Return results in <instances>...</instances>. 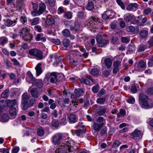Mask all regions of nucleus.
I'll use <instances>...</instances> for the list:
<instances>
[{
    "label": "nucleus",
    "instance_id": "obj_7",
    "mask_svg": "<svg viewBox=\"0 0 153 153\" xmlns=\"http://www.w3.org/2000/svg\"><path fill=\"white\" fill-rule=\"evenodd\" d=\"M46 6L43 3H41L39 4V10L36 12H31V14L33 16H38L42 14L46 9Z\"/></svg>",
    "mask_w": 153,
    "mask_h": 153
},
{
    "label": "nucleus",
    "instance_id": "obj_43",
    "mask_svg": "<svg viewBox=\"0 0 153 153\" xmlns=\"http://www.w3.org/2000/svg\"><path fill=\"white\" fill-rule=\"evenodd\" d=\"M9 90H6L2 93L1 94V96L3 98H6L8 95Z\"/></svg>",
    "mask_w": 153,
    "mask_h": 153
},
{
    "label": "nucleus",
    "instance_id": "obj_15",
    "mask_svg": "<svg viewBox=\"0 0 153 153\" xmlns=\"http://www.w3.org/2000/svg\"><path fill=\"white\" fill-rule=\"evenodd\" d=\"M103 60H104L105 64L107 68H110L112 64V61L111 59L109 58H105V57H103L102 59V61Z\"/></svg>",
    "mask_w": 153,
    "mask_h": 153
},
{
    "label": "nucleus",
    "instance_id": "obj_13",
    "mask_svg": "<svg viewBox=\"0 0 153 153\" xmlns=\"http://www.w3.org/2000/svg\"><path fill=\"white\" fill-rule=\"evenodd\" d=\"M105 125L104 123H94L93 124L92 128L96 131H100V129Z\"/></svg>",
    "mask_w": 153,
    "mask_h": 153
},
{
    "label": "nucleus",
    "instance_id": "obj_11",
    "mask_svg": "<svg viewBox=\"0 0 153 153\" xmlns=\"http://www.w3.org/2000/svg\"><path fill=\"white\" fill-rule=\"evenodd\" d=\"M17 110L16 108L12 107L9 110V117L10 119H13L16 116Z\"/></svg>",
    "mask_w": 153,
    "mask_h": 153
},
{
    "label": "nucleus",
    "instance_id": "obj_26",
    "mask_svg": "<svg viewBox=\"0 0 153 153\" xmlns=\"http://www.w3.org/2000/svg\"><path fill=\"white\" fill-rule=\"evenodd\" d=\"M29 97L27 93L23 94L22 95V102H27L29 99Z\"/></svg>",
    "mask_w": 153,
    "mask_h": 153
},
{
    "label": "nucleus",
    "instance_id": "obj_24",
    "mask_svg": "<svg viewBox=\"0 0 153 153\" xmlns=\"http://www.w3.org/2000/svg\"><path fill=\"white\" fill-rule=\"evenodd\" d=\"M41 65L42 64L39 63L37 64L35 68L36 72V74L37 76H39L42 72Z\"/></svg>",
    "mask_w": 153,
    "mask_h": 153
},
{
    "label": "nucleus",
    "instance_id": "obj_28",
    "mask_svg": "<svg viewBox=\"0 0 153 153\" xmlns=\"http://www.w3.org/2000/svg\"><path fill=\"white\" fill-rule=\"evenodd\" d=\"M8 42V39L6 37H0V45H4L6 44Z\"/></svg>",
    "mask_w": 153,
    "mask_h": 153
},
{
    "label": "nucleus",
    "instance_id": "obj_64",
    "mask_svg": "<svg viewBox=\"0 0 153 153\" xmlns=\"http://www.w3.org/2000/svg\"><path fill=\"white\" fill-rule=\"evenodd\" d=\"M11 61L13 62V65H19V62L16 59L13 58L11 59Z\"/></svg>",
    "mask_w": 153,
    "mask_h": 153
},
{
    "label": "nucleus",
    "instance_id": "obj_21",
    "mask_svg": "<svg viewBox=\"0 0 153 153\" xmlns=\"http://www.w3.org/2000/svg\"><path fill=\"white\" fill-rule=\"evenodd\" d=\"M70 106L69 107L70 111H71L72 110H76L78 105L77 102L76 100H75V101L73 100L72 102V104L70 103Z\"/></svg>",
    "mask_w": 153,
    "mask_h": 153
},
{
    "label": "nucleus",
    "instance_id": "obj_29",
    "mask_svg": "<svg viewBox=\"0 0 153 153\" xmlns=\"http://www.w3.org/2000/svg\"><path fill=\"white\" fill-rule=\"evenodd\" d=\"M94 8V3L92 1H89L87 4L86 8L89 10H92Z\"/></svg>",
    "mask_w": 153,
    "mask_h": 153
},
{
    "label": "nucleus",
    "instance_id": "obj_39",
    "mask_svg": "<svg viewBox=\"0 0 153 153\" xmlns=\"http://www.w3.org/2000/svg\"><path fill=\"white\" fill-rule=\"evenodd\" d=\"M79 80L81 83H85L86 85H89L90 84V82L89 80L84 78L80 79Z\"/></svg>",
    "mask_w": 153,
    "mask_h": 153
},
{
    "label": "nucleus",
    "instance_id": "obj_31",
    "mask_svg": "<svg viewBox=\"0 0 153 153\" xmlns=\"http://www.w3.org/2000/svg\"><path fill=\"white\" fill-rule=\"evenodd\" d=\"M16 100H8L7 102L8 106L9 107H13L16 104Z\"/></svg>",
    "mask_w": 153,
    "mask_h": 153
},
{
    "label": "nucleus",
    "instance_id": "obj_59",
    "mask_svg": "<svg viewBox=\"0 0 153 153\" xmlns=\"http://www.w3.org/2000/svg\"><path fill=\"white\" fill-rule=\"evenodd\" d=\"M33 10L32 12H36L38 11V6L37 4L36 3H33Z\"/></svg>",
    "mask_w": 153,
    "mask_h": 153
},
{
    "label": "nucleus",
    "instance_id": "obj_61",
    "mask_svg": "<svg viewBox=\"0 0 153 153\" xmlns=\"http://www.w3.org/2000/svg\"><path fill=\"white\" fill-rule=\"evenodd\" d=\"M66 17L68 19H70L72 17V14L71 12L69 11L65 14Z\"/></svg>",
    "mask_w": 153,
    "mask_h": 153
},
{
    "label": "nucleus",
    "instance_id": "obj_44",
    "mask_svg": "<svg viewBox=\"0 0 153 153\" xmlns=\"http://www.w3.org/2000/svg\"><path fill=\"white\" fill-rule=\"evenodd\" d=\"M63 45L66 47H68L70 44L69 40L67 39H65L63 41Z\"/></svg>",
    "mask_w": 153,
    "mask_h": 153
},
{
    "label": "nucleus",
    "instance_id": "obj_8",
    "mask_svg": "<svg viewBox=\"0 0 153 153\" xmlns=\"http://www.w3.org/2000/svg\"><path fill=\"white\" fill-rule=\"evenodd\" d=\"M59 74H56L55 72H52L51 73H48L46 74V77L50 78V81L51 82L54 83H56L58 81L57 77L59 76Z\"/></svg>",
    "mask_w": 153,
    "mask_h": 153
},
{
    "label": "nucleus",
    "instance_id": "obj_22",
    "mask_svg": "<svg viewBox=\"0 0 153 153\" xmlns=\"http://www.w3.org/2000/svg\"><path fill=\"white\" fill-rule=\"evenodd\" d=\"M10 117L6 114L0 115V121L2 122H6L8 121Z\"/></svg>",
    "mask_w": 153,
    "mask_h": 153
},
{
    "label": "nucleus",
    "instance_id": "obj_62",
    "mask_svg": "<svg viewBox=\"0 0 153 153\" xmlns=\"http://www.w3.org/2000/svg\"><path fill=\"white\" fill-rule=\"evenodd\" d=\"M121 41L122 42L127 43L129 42V39L126 37H122L121 38Z\"/></svg>",
    "mask_w": 153,
    "mask_h": 153
},
{
    "label": "nucleus",
    "instance_id": "obj_47",
    "mask_svg": "<svg viewBox=\"0 0 153 153\" xmlns=\"http://www.w3.org/2000/svg\"><path fill=\"white\" fill-rule=\"evenodd\" d=\"M135 101V100L134 97L132 96H130L127 100V102L129 103L133 104Z\"/></svg>",
    "mask_w": 153,
    "mask_h": 153
},
{
    "label": "nucleus",
    "instance_id": "obj_52",
    "mask_svg": "<svg viewBox=\"0 0 153 153\" xmlns=\"http://www.w3.org/2000/svg\"><path fill=\"white\" fill-rule=\"evenodd\" d=\"M91 74L93 76H96L99 73L98 70L95 68L93 69L91 71Z\"/></svg>",
    "mask_w": 153,
    "mask_h": 153
},
{
    "label": "nucleus",
    "instance_id": "obj_40",
    "mask_svg": "<svg viewBox=\"0 0 153 153\" xmlns=\"http://www.w3.org/2000/svg\"><path fill=\"white\" fill-rule=\"evenodd\" d=\"M117 4L119 5L123 9H125V6L123 2L121 0H116Z\"/></svg>",
    "mask_w": 153,
    "mask_h": 153
},
{
    "label": "nucleus",
    "instance_id": "obj_16",
    "mask_svg": "<svg viewBox=\"0 0 153 153\" xmlns=\"http://www.w3.org/2000/svg\"><path fill=\"white\" fill-rule=\"evenodd\" d=\"M134 16L130 13L125 14L124 16V19L126 22H130L134 18Z\"/></svg>",
    "mask_w": 153,
    "mask_h": 153
},
{
    "label": "nucleus",
    "instance_id": "obj_63",
    "mask_svg": "<svg viewBox=\"0 0 153 153\" xmlns=\"http://www.w3.org/2000/svg\"><path fill=\"white\" fill-rule=\"evenodd\" d=\"M21 22L23 24H25L27 21L26 17L25 16H22L20 19Z\"/></svg>",
    "mask_w": 153,
    "mask_h": 153
},
{
    "label": "nucleus",
    "instance_id": "obj_37",
    "mask_svg": "<svg viewBox=\"0 0 153 153\" xmlns=\"http://www.w3.org/2000/svg\"><path fill=\"white\" fill-rule=\"evenodd\" d=\"M46 2L48 3L51 7H53L55 5L56 1L55 0H46Z\"/></svg>",
    "mask_w": 153,
    "mask_h": 153
},
{
    "label": "nucleus",
    "instance_id": "obj_35",
    "mask_svg": "<svg viewBox=\"0 0 153 153\" xmlns=\"http://www.w3.org/2000/svg\"><path fill=\"white\" fill-rule=\"evenodd\" d=\"M75 132L76 135L79 137H82V134L85 133L84 129H79L76 130Z\"/></svg>",
    "mask_w": 153,
    "mask_h": 153
},
{
    "label": "nucleus",
    "instance_id": "obj_19",
    "mask_svg": "<svg viewBox=\"0 0 153 153\" xmlns=\"http://www.w3.org/2000/svg\"><path fill=\"white\" fill-rule=\"evenodd\" d=\"M149 30L147 28L143 29L141 30L140 33V36L142 38H144L146 37L148 34Z\"/></svg>",
    "mask_w": 153,
    "mask_h": 153
},
{
    "label": "nucleus",
    "instance_id": "obj_49",
    "mask_svg": "<svg viewBox=\"0 0 153 153\" xmlns=\"http://www.w3.org/2000/svg\"><path fill=\"white\" fill-rule=\"evenodd\" d=\"M51 41L57 45H59L60 44V41L58 39H51Z\"/></svg>",
    "mask_w": 153,
    "mask_h": 153
},
{
    "label": "nucleus",
    "instance_id": "obj_55",
    "mask_svg": "<svg viewBox=\"0 0 153 153\" xmlns=\"http://www.w3.org/2000/svg\"><path fill=\"white\" fill-rule=\"evenodd\" d=\"M5 101L1 100L0 101V113L1 112L3 107L5 105Z\"/></svg>",
    "mask_w": 153,
    "mask_h": 153
},
{
    "label": "nucleus",
    "instance_id": "obj_2",
    "mask_svg": "<svg viewBox=\"0 0 153 153\" xmlns=\"http://www.w3.org/2000/svg\"><path fill=\"white\" fill-rule=\"evenodd\" d=\"M69 59L70 62L75 66L83 60V57L78 51L75 50L70 52Z\"/></svg>",
    "mask_w": 153,
    "mask_h": 153
},
{
    "label": "nucleus",
    "instance_id": "obj_34",
    "mask_svg": "<svg viewBox=\"0 0 153 153\" xmlns=\"http://www.w3.org/2000/svg\"><path fill=\"white\" fill-rule=\"evenodd\" d=\"M138 65L140 68L144 69L146 68V62L143 61H140L138 64Z\"/></svg>",
    "mask_w": 153,
    "mask_h": 153
},
{
    "label": "nucleus",
    "instance_id": "obj_60",
    "mask_svg": "<svg viewBox=\"0 0 153 153\" xmlns=\"http://www.w3.org/2000/svg\"><path fill=\"white\" fill-rule=\"evenodd\" d=\"M36 51H37V49H32L29 50V52L30 54L35 56Z\"/></svg>",
    "mask_w": 153,
    "mask_h": 153
},
{
    "label": "nucleus",
    "instance_id": "obj_3",
    "mask_svg": "<svg viewBox=\"0 0 153 153\" xmlns=\"http://www.w3.org/2000/svg\"><path fill=\"white\" fill-rule=\"evenodd\" d=\"M139 101L140 104L142 108L147 109L151 108L153 106L152 100L143 93L140 94Z\"/></svg>",
    "mask_w": 153,
    "mask_h": 153
},
{
    "label": "nucleus",
    "instance_id": "obj_33",
    "mask_svg": "<svg viewBox=\"0 0 153 153\" xmlns=\"http://www.w3.org/2000/svg\"><path fill=\"white\" fill-rule=\"evenodd\" d=\"M44 134L45 131L43 128L41 127L38 129L37 131V134L39 136H43Z\"/></svg>",
    "mask_w": 153,
    "mask_h": 153
},
{
    "label": "nucleus",
    "instance_id": "obj_36",
    "mask_svg": "<svg viewBox=\"0 0 153 153\" xmlns=\"http://www.w3.org/2000/svg\"><path fill=\"white\" fill-rule=\"evenodd\" d=\"M105 100V98H99L97 99V102L98 104L102 105L104 104Z\"/></svg>",
    "mask_w": 153,
    "mask_h": 153
},
{
    "label": "nucleus",
    "instance_id": "obj_58",
    "mask_svg": "<svg viewBox=\"0 0 153 153\" xmlns=\"http://www.w3.org/2000/svg\"><path fill=\"white\" fill-rule=\"evenodd\" d=\"M92 91L94 93H97L99 90V86L98 85H95L92 88Z\"/></svg>",
    "mask_w": 153,
    "mask_h": 153
},
{
    "label": "nucleus",
    "instance_id": "obj_50",
    "mask_svg": "<svg viewBox=\"0 0 153 153\" xmlns=\"http://www.w3.org/2000/svg\"><path fill=\"white\" fill-rule=\"evenodd\" d=\"M35 56H36L40 59L42 58V53L39 50H37Z\"/></svg>",
    "mask_w": 153,
    "mask_h": 153
},
{
    "label": "nucleus",
    "instance_id": "obj_41",
    "mask_svg": "<svg viewBox=\"0 0 153 153\" xmlns=\"http://www.w3.org/2000/svg\"><path fill=\"white\" fill-rule=\"evenodd\" d=\"M67 122L66 116H64L61 120L60 123L62 125H65L67 123Z\"/></svg>",
    "mask_w": 153,
    "mask_h": 153
},
{
    "label": "nucleus",
    "instance_id": "obj_25",
    "mask_svg": "<svg viewBox=\"0 0 153 153\" xmlns=\"http://www.w3.org/2000/svg\"><path fill=\"white\" fill-rule=\"evenodd\" d=\"M62 62L60 58H56L55 59V61L53 63V65L55 66H60L62 68H63V65H61Z\"/></svg>",
    "mask_w": 153,
    "mask_h": 153
},
{
    "label": "nucleus",
    "instance_id": "obj_20",
    "mask_svg": "<svg viewBox=\"0 0 153 153\" xmlns=\"http://www.w3.org/2000/svg\"><path fill=\"white\" fill-rule=\"evenodd\" d=\"M128 32H131L134 33H137L139 31V28L138 27H134L132 26H129L126 28Z\"/></svg>",
    "mask_w": 153,
    "mask_h": 153
},
{
    "label": "nucleus",
    "instance_id": "obj_27",
    "mask_svg": "<svg viewBox=\"0 0 153 153\" xmlns=\"http://www.w3.org/2000/svg\"><path fill=\"white\" fill-rule=\"evenodd\" d=\"M39 20V18L35 17L30 21L31 24L32 25H36L38 24Z\"/></svg>",
    "mask_w": 153,
    "mask_h": 153
},
{
    "label": "nucleus",
    "instance_id": "obj_9",
    "mask_svg": "<svg viewBox=\"0 0 153 153\" xmlns=\"http://www.w3.org/2000/svg\"><path fill=\"white\" fill-rule=\"evenodd\" d=\"M115 14V12L112 10H107L102 15V18L105 20L109 18H113Z\"/></svg>",
    "mask_w": 153,
    "mask_h": 153
},
{
    "label": "nucleus",
    "instance_id": "obj_48",
    "mask_svg": "<svg viewBox=\"0 0 153 153\" xmlns=\"http://www.w3.org/2000/svg\"><path fill=\"white\" fill-rule=\"evenodd\" d=\"M119 20L120 21L119 22V25L120 27L121 28H124L125 26V23L123 20L122 18H120Z\"/></svg>",
    "mask_w": 153,
    "mask_h": 153
},
{
    "label": "nucleus",
    "instance_id": "obj_56",
    "mask_svg": "<svg viewBox=\"0 0 153 153\" xmlns=\"http://www.w3.org/2000/svg\"><path fill=\"white\" fill-rule=\"evenodd\" d=\"M59 122L56 120H53L52 122V125L55 128H57L59 125Z\"/></svg>",
    "mask_w": 153,
    "mask_h": 153
},
{
    "label": "nucleus",
    "instance_id": "obj_10",
    "mask_svg": "<svg viewBox=\"0 0 153 153\" xmlns=\"http://www.w3.org/2000/svg\"><path fill=\"white\" fill-rule=\"evenodd\" d=\"M142 136L140 131L136 129L131 134V137L136 140H138L141 138Z\"/></svg>",
    "mask_w": 153,
    "mask_h": 153
},
{
    "label": "nucleus",
    "instance_id": "obj_1",
    "mask_svg": "<svg viewBox=\"0 0 153 153\" xmlns=\"http://www.w3.org/2000/svg\"><path fill=\"white\" fill-rule=\"evenodd\" d=\"M51 141L54 145H59L55 153L73 152L75 151L73 146L74 144L73 140L68 138L64 141L61 133H57L54 134L51 139Z\"/></svg>",
    "mask_w": 153,
    "mask_h": 153
},
{
    "label": "nucleus",
    "instance_id": "obj_18",
    "mask_svg": "<svg viewBox=\"0 0 153 153\" xmlns=\"http://www.w3.org/2000/svg\"><path fill=\"white\" fill-rule=\"evenodd\" d=\"M31 87H30L29 90H30V93L31 96L35 98H37L39 96V92L36 88H33L30 90Z\"/></svg>",
    "mask_w": 153,
    "mask_h": 153
},
{
    "label": "nucleus",
    "instance_id": "obj_57",
    "mask_svg": "<svg viewBox=\"0 0 153 153\" xmlns=\"http://www.w3.org/2000/svg\"><path fill=\"white\" fill-rule=\"evenodd\" d=\"M137 88L136 86L135 85H133L131 86V91L133 93H135L137 91Z\"/></svg>",
    "mask_w": 153,
    "mask_h": 153
},
{
    "label": "nucleus",
    "instance_id": "obj_32",
    "mask_svg": "<svg viewBox=\"0 0 153 153\" xmlns=\"http://www.w3.org/2000/svg\"><path fill=\"white\" fill-rule=\"evenodd\" d=\"M96 39L97 42L99 46H102L103 45L101 43V42H102V36L101 35H97L96 36Z\"/></svg>",
    "mask_w": 153,
    "mask_h": 153
},
{
    "label": "nucleus",
    "instance_id": "obj_23",
    "mask_svg": "<svg viewBox=\"0 0 153 153\" xmlns=\"http://www.w3.org/2000/svg\"><path fill=\"white\" fill-rule=\"evenodd\" d=\"M4 23L6 26L10 27L15 25L16 23V21H13L8 19L4 20Z\"/></svg>",
    "mask_w": 153,
    "mask_h": 153
},
{
    "label": "nucleus",
    "instance_id": "obj_5",
    "mask_svg": "<svg viewBox=\"0 0 153 153\" xmlns=\"http://www.w3.org/2000/svg\"><path fill=\"white\" fill-rule=\"evenodd\" d=\"M20 36L25 41L28 40L31 38L29 34V29L28 27H25L23 28L19 32Z\"/></svg>",
    "mask_w": 153,
    "mask_h": 153
},
{
    "label": "nucleus",
    "instance_id": "obj_4",
    "mask_svg": "<svg viewBox=\"0 0 153 153\" xmlns=\"http://www.w3.org/2000/svg\"><path fill=\"white\" fill-rule=\"evenodd\" d=\"M27 77L26 79L27 81L33 84H36L39 88H41L43 86L42 80L41 79L36 80L33 77L32 74L30 71L27 72Z\"/></svg>",
    "mask_w": 153,
    "mask_h": 153
},
{
    "label": "nucleus",
    "instance_id": "obj_42",
    "mask_svg": "<svg viewBox=\"0 0 153 153\" xmlns=\"http://www.w3.org/2000/svg\"><path fill=\"white\" fill-rule=\"evenodd\" d=\"M126 111L124 110H120L119 113L117 114V117H120L121 116H124L126 114Z\"/></svg>",
    "mask_w": 153,
    "mask_h": 153
},
{
    "label": "nucleus",
    "instance_id": "obj_46",
    "mask_svg": "<svg viewBox=\"0 0 153 153\" xmlns=\"http://www.w3.org/2000/svg\"><path fill=\"white\" fill-rule=\"evenodd\" d=\"M120 143V142L119 141L117 140H115L113 143L112 147L114 148H115L118 147Z\"/></svg>",
    "mask_w": 153,
    "mask_h": 153
},
{
    "label": "nucleus",
    "instance_id": "obj_45",
    "mask_svg": "<svg viewBox=\"0 0 153 153\" xmlns=\"http://www.w3.org/2000/svg\"><path fill=\"white\" fill-rule=\"evenodd\" d=\"M77 91L78 90H74L75 94H72L71 96L72 99H76L80 96V94H77Z\"/></svg>",
    "mask_w": 153,
    "mask_h": 153
},
{
    "label": "nucleus",
    "instance_id": "obj_30",
    "mask_svg": "<svg viewBox=\"0 0 153 153\" xmlns=\"http://www.w3.org/2000/svg\"><path fill=\"white\" fill-rule=\"evenodd\" d=\"M54 22V19L52 17L48 18L45 22L46 24L48 25H51L53 24Z\"/></svg>",
    "mask_w": 153,
    "mask_h": 153
},
{
    "label": "nucleus",
    "instance_id": "obj_12",
    "mask_svg": "<svg viewBox=\"0 0 153 153\" xmlns=\"http://www.w3.org/2000/svg\"><path fill=\"white\" fill-rule=\"evenodd\" d=\"M121 62L116 61L114 62L113 64L114 68H113V72L114 73L116 74L119 70V67L121 66Z\"/></svg>",
    "mask_w": 153,
    "mask_h": 153
},
{
    "label": "nucleus",
    "instance_id": "obj_17",
    "mask_svg": "<svg viewBox=\"0 0 153 153\" xmlns=\"http://www.w3.org/2000/svg\"><path fill=\"white\" fill-rule=\"evenodd\" d=\"M138 7V4L136 3H131L130 4L126 7V10L128 11H134Z\"/></svg>",
    "mask_w": 153,
    "mask_h": 153
},
{
    "label": "nucleus",
    "instance_id": "obj_38",
    "mask_svg": "<svg viewBox=\"0 0 153 153\" xmlns=\"http://www.w3.org/2000/svg\"><path fill=\"white\" fill-rule=\"evenodd\" d=\"M62 34L64 36L67 37L69 36L70 33L69 30L68 29H65L62 31Z\"/></svg>",
    "mask_w": 153,
    "mask_h": 153
},
{
    "label": "nucleus",
    "instance_id": "obj_51",
    "mask_svg": "<svg viewBox=\"0 0 153 153\" xmlns=\"http://www.w3.org/2000/svg\"><path fill=\"white\" fill-rule=\"evenodd\" d=\"M21 106L23 110H25L27 109L28 108V103L22 102Z\"/></svg>",
    "mask_w": 153,
    "mask_h": 153
},
{
    "label": "nucleus",
    "instance_id": "obj_14",
    "mask_svg": "<svg viewBox=\"0 0 153 153\" xmlns=\"http://www.w3.org/2000/svg\"><path fill=\"white\" fill-rule=\"evenodd\" d=\"M78 118L77 115L74 114H70L68 117V121L71 123H73L76 122Z\"/></svg>",
    "mask_w": 153,
    "mask_h": 153
},
{
    "label": "nucleus",
    "instance_id": "obj_6",
    "mask_svg": "<svg viewBox=\"0 0 153 153\" xmlns=\"http://www.w3.org/2000/svg\"><path fill=\"white\" fill-rule=\"evenodd\" d=\"M99 19L96 17L92 16L86 21L85 23V25L89 27L90 28L96 27L95 22H98Z\"/></svg>",
    "mask_w": 153,
    "mask_h": 153
},
{
    "label": "nucleus",
    "instance_id": "obj_54",
    "mask_svg": "<svg viewBox=\"0 0 153 153\" xmlns=\"http://www.w3.org/2000/svg\"><path fill=\"white\" fill-rule=\"evenodd\" d=\"M106 111V109L105 108L100 109L98 112V114L99 115H102L105 114Z\"/></svg>",
    "mask_w": 153,
    "mask_h": 153
},
{
    "label": "nucleus",
    "instance_id": "obj_53",
    "mask_svg": "<svg viewBox=\"0 0 153 153\" xmlns=\"http://www.w3.org/2000/svg\"><path fill=\"white\" fill-rule=\"evenodd\" d=\"M20 149L19 146H16L13 148L12 153H17L19 150Z\"/></svg>",
    "mask_w": 153,
    "mask_h": 153
}]
</instances>
